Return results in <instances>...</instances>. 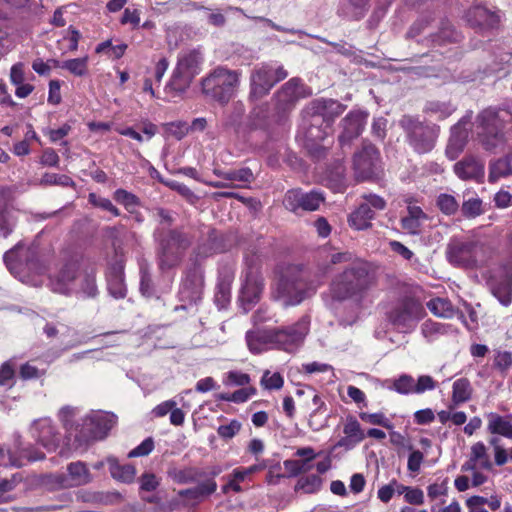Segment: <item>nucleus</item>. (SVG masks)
Here are the masks:
<instances>
[{
	"label": "nucleus",
	"mask_w": 512,
	"mask_h": 512,
	"mask_svg": "<svg viewBox=\"0 0 512 512\" xmlns=\"http://www.w3.org/2000/svg\"><path fill=\"white\" fill-rule=\"evenodd\" d=\"M377 284L373 266L363 260L349 263L337 273L329 284V306L335 310L341 325L354 324L368 299L369 292Z\"/></svg>",
	"instance_id": "obj_1"
},
{
	"label": "nucleus",
	"mask_w": 512,
	"mask_h": 512,
	"mask_svg": "<svg viewBox=\"0 0 512 512\" xmlns=\"http://www.w3.org/2000/svg\"><path fill=\"white\" fill-rule=\"evenodd\" d=\"M328 270V265L318 266L314 271L300 265H288L276 283L273 297L284 306L298 305L324 283Z\"/></svg>",
	"instance_id": "obj_2"
},
{
	"label": "nucleus",
	"mask_w": 512,
	"mask_h": 512,
	"mask_svg": "<svg viewBox=\"0 0 512 512\" xmlns=\"http://www.w3.org/2000/svg\"><path fill=\"white\" fill-rule=\"evenodd\" d=\"M3 260L9 271L23 283L36 285L32 275H43L47 272L46 263L40 259L36 246H24L21 242L8 250Z\"/></svg>",
	"instance_id": "obj_3"
},
{
	"label": "nucleus",
	"mask_w": 512,
	"mask_h": 512,
	"mask_svg": "<svg viewBox=\"0 0 512 512\" xmlns=\"http://www.w3.org/2000/svg\"><path fill=\"white\" fill-rule=\"evenodd\" d=\"M345 108V105L334 99L319 98L311 101L305 109V117H309L306 138L312 142L323 141L329 134L334 119Z\"/></svg>",
	"instance_id": "obj_4"
},
{
	"label": "nucleus",
	"mask_w": 512,
	"mask_h": 512,
	"mask_svg": "<svg viewBox=\"0 0 512 512\" xmlns=\"http://www.w3.org/2000/svg\"><path fill=\"white\" fill-rule=\"evenodd\" d=\"M154 239L157 242L156 256L161 270L178 266L192 244L191 236L180 229H169L166 232L157 229Z\"/></svg>",
	"instance_id": "obj_5"
},
{
	"label": "nucleus",
	"mask_w": 512,
	"mask_h": 512,
	"mask_svg": "<svg viewBox=\"0 0 512 512\" xmlns=\"http://www.w3.org/2000/svg\"><path fill=\"white\" fill-rule=\"evenodd\" d=\"M240 76L237 70L218 66L201 80L202 93L219 104H227L236 95Z\"/></svg>",
	"instance_id": "obj_6"
},
{
	"label": "nucleus",
	"mask_w": 512,
	"mask_h": 512,
	"mask_svg": "<svg viewBox=\"0 0 512 512\" xmlns=\"http://www.w3.org/2000/svg\"><path fill=\"white\" fill-rule=\"evenodd\" d=\"M446 256L452 265L460 268H478L488 259L487 245L478 239L452 238L446 249Z\"/></svg>",
	"instance_id": "obj_7"
},
{
	"label": "nucleus",
	"mask_w": 512,
	"mask_h": 512,
	"mask_svg": "<svg viewBox=\"0 0 512 512\" xmlns=\"http://www.w3.org/2000/svg\"><path fill=\"white\" fill-rule=\"evenodd\" d=\"M476 121L481 128V143L487 150L495 148L503 140V129L512 122V104L506 107H489L478 114Z\"/></svg>",
	"instance_id": "obj_8"
},
{
	"label": "nucleus",
	"mask_w": 512,
	"mask_h": 512,
	"mask_svg": "<svg viewBox=\"0 0 512 512\" xmlns=\"http://www.w3.org/2000/svg\"><path fill=\"white\" fill-rule=\"evenodd\" d=\"M399 125L406 135L408 144L419 154L430 152L436 144L440 128L435 124H427L418 117L404 115Z\"/></svg>",
	"instance_id": "obj_9"
},
{
	"label": "nucleus",
	"mask_w": 512,
	"mask_h": 512,
	"mask_svg": "<svg viewBox=\"0 0 512 512\" xmlns=\"http://www.w3.org/2000/svg\"><path fill=\"white\" fill-rule=\"evenodd\" d=\"M202 63L203 56L198 50L181 52L178 55L176 67L166 85V89L175 95L186 92L193 79L200 73Z\"/></svg>",
	"instance_id": "obj_10"
},
{
	"label": "nucleus",
	"mask_w": 512,
	"mask_h": 512,
	"mask_svg": "<svg viewBox=\"0 0 512 512\" xmlns=\"http://www.w3.org/2000/svg\"><path fill=\"white\" fill-rule=\"evenodd\" d=\"M422 304L413 298H404L389 313V321L400 332L408 333L415 329L424 317Z\"/></svg>",
	"instance_id": "obj_11"
},
{
	"label": "nucleus",
	"mask_w": 512,
	"mask_h": 512,
	"mask_svg": "<svg viewBox=\"0 0 512 512\" xmlns=\"http://www.w3.org/2000/svg\"><path fill=\"white\" fill-rule=\"evenodd\" d=\"M115 423L116 416L114 414L92 411L83 419L82 428L76 435V439L80 443L103 439Z\"/></svg>",
	"instance_id": "obj_12"
},
{
	"label": "nucleus",
	"mask_w": 512,
	"mask_h": 512,
	"mask_svg": "<svg viewBox=\"0 0 512 512\" xmlns=\"http://www.w3.org/2000/svg\"><path fill=\"white\" fill-rule=\"evenodd\" d=\"M309 331V320L301 318L294 325L284 328H273L274 346L287 352L297 349L304 341Z\"/></svg>",
	"instance_id": "obj_13"
},
{
	"label": "nucleus",
	"mask_w": 512,
	"mask_h": 512,
	"mask_svg": "<svg viewBox=\"0 0 512 512\" xmlns=\"http://www.w3.org/2000/svg\"><path fill=\"white\" fill-rule=\"evenodd\" d=\"M324 195L317 190L303 192L301 189H291L286 192L283 204L293 213L299 211H316L324 202Z\"/></svg>",
	"instance_id": "obj_14"
},
{
	"label": "nucleus",
	"mask_w": 512,
	"mask_h": 512,
	"mask_svg": "<svg viewBox=\"0 0 512 512\" xmlns=\"http://www.w3.org/2000/svg\"><path fill=\"white\" fill-rule=\"evenodd\" d=\"M379 152L372 144H364L362 149L355 153L353 167L358 180H369L377 175Z\"/></svg>",
	"instance_id": "obj_15"
},
{
	"label": "nucleus",
	"mask_w": 512,
	"mask_h": 512,
	"mask_svg": "<svg viewBox=\"0 0 512 512\" xmlns=\"http://www.w3.org/2000/svg\"><path fill=\"white\" fill-rule=\"evenodd\" d=\"M77 261H68L50 277L49 286L53 292L68 295L77 291L80 274Z\"/></svg>",
	"instance_id": "obj_16"
},
{
	"label": "nucleus",
	"mask_w": 512,
	"mask_h": 512,
	"mask_svg": "<svg viewBox=\"0 0 512 512\" xmlns=\"http://www.w3.org/2000/svg\"><path fill=\"white\" fill-rule=\"evenodd\" d=\"M247 269L245 279L242 285L239 300L242 305H252L260 299L263 290V279L260 275L259 267L252 259H246Z\"/></svg>",
	"instance_id": "obj_17"
},
{
	"label": "nucleus",
	"mask_w": 512,
	"mask_h": 512,
	"mask_svg": "<svg viewBox=\"0 0 512 512\" xmlns=\"http://www.w3.org/2000/svg\"><path fill=\"white\" fill-rule=\"evenodd\" d=\"M492 294L503 306L512 302V264L507 263L499 267L488 281Z\"/></svg>",
	"instance_id": "obj_18"
},
{
	"label": "nucleus",
	"mask_w": 512,
	"mask_h": 512,
	"mask_svg": "<svg viewBox=\"0 0 512 512\" xmlns=\"http://www.w3.org/2000/svg\"><path fill=\"white\" fill-rule=\"evenodd\" d=\"M309 95L301 79L291 78L274 96L275 107L279 113L290 111L297 101Z\"/></svg>",
	"instance_id": "obj_19"
},
{
	"label": "nucleus",
	"mask_w": 512,
	"mask_h": 512,
	"mask_svg": "<svg viewBox=\"0 0 512 512\" xmlns=\"http://www.w3.org/2000/svg\"><path fill=\"white\" fill-rule=\"evenodd\" d=\"M203 286L202 274L197 270L189 272L179 289V300L184 303L180 308L185 310L188 306L196 305L202 299Z\"/></svg>",
	"instance_id": "obj_20"
},
{
	"label": "nucleus",
	"mask_w": 512,
	"mask_h": 512,
	"mask_svg": "<svg viewBox=\"0 0 512 512\" xmlns=\"http://www.w3.org/2000/svg\"><path fill=\"white\" fill-rule=\"evenodd\" d=\"M12 199L13 190L10 187H0V237L3 238H7L17 225Z\"/></svg>",
	"instance_id": "obj_21"
},
{
	"label": "nucleus",
	"mask_w": 512,
	"mask_h": 512,
	"mask_svg": "<svg viewBox=\"0 0 512 512\" xmlns=\"http://www.w3.org/2000/svg\"><path fill=\"white\" fill-rule=\"evenodd\" d=\"M31 434L49 452L56 450L60 444V435L50 418L35 420L31 426Z\"/></svg>",
	"instance_id": "obj_22"
},
{
	"label": "nucleus",
	"mask_w": 512,
	"mask_h": 512,
	"mask_svg": "<svg viewBox=\"0 0 512 512\" xmlns=\"http://www.w3.org/2000/svg\"><path fill=\"white\" fill-rule=\"evenodd\" d=\"M274 85L273 67L267 64L257 66L250 75V97L260 99L268 94Z\"/></svg>",
	"instance_id": "obj_23"
},
{
	"label": "nucleus",
	"mask_w": 512,
	"mask_h": 512,
	"mask_svg": "<svg viewBox=\"0 0 512 512\" xmlns=\"http://www.w3.org/2000/svg\"><path fill=\"white\" fill-rule=\"evenodd\" d=\"M368 114L364 111H350L341 121L342 132L338 137L341 147L348 145L353 139L360 136L366 122Z\"/></svg>",
	"instance_id": "obj_24"
},
{
	"label": "nucleus",
	"mask_w": 512,
	"mask_h": 512,
	"mask_svg": "<svg viewBox=\"0 0 512 512\" xmlns=\"http://www.w3.org/2000/svg\"><path fill=\"white\" fill-rule=\"evenodd\" d=\"M57 482L63 488L83 486L92 481V476L86 464L82 461L71 462L67 465V474L56 476Z\"/></svg>",
	"instance_id": "obj_25"
},
{
	"label": "nucleus",
	"mask_w": 512,
	"mask_h": 512,
	"mask_svg": "<svg viewBox=\"0 0 512 512\" xmlns=\"http://www.w3.org/2000/svg\"><path fill=\"white\" fill-rule=\"evenodd\" d=\"M453 170L461 180L482 183L485 176V162L478 157L469 155L455 163Z\"/></svg>",
	"instance_id": "obj_26"
},
{
	"label": "nucleus",
	"mask_w": 512,
	"mask_h": 512,
	"mask_svg": "<svg viewBox=\"0 0 512 512\" xmlns=\"http://www.w3.org/2000/svg\"><path fill=\"white\" fill-rule=\"evenodd\" d=\"M471 120V114L463 117L456 125L451 128V135L445 150L446 156L450 160H455L464 150L469 130L465 127Z\"/></svg>",
	"instance_id": "obj_27"
},
{
	"label": "nucleus",
	"mask_w": 512,
	"mask_h": 512,
	"mask_svg": "<svg viewBox=\"0 0 512 512\" xmlns=\"http://www.w3.org/2000/svg\"><path fill=\"white\" fill-rule=\"evenodd\" d=\"M217 490V483L213 479H205L198 485L178 491V496L183 498L182 505L196 507Z\"/></svg>",
	"instance_id": "obj_28"
},
{
	"label": "nucleus",
	"mask_w": 512,
	"mask_h": 512,
	"mask_svg": "<svg viewBox=\"0 0 512 512\" xmlns=\"http://www.w3.org/2000/svg\"><path fill=\"white\" fill-rule=\"evenodd\" d=\"M246 343L250 352L259 354L274 346L273 329H255L246 332Z\"/></svg>",
	"instance_id": "obj_29"
},
{
	"label": "nucleus",
	"mask_w": 512,
	"mask_h": 512,
	"mask_svg": "<svg viewBox=\"0 0 512 512\" xmlns=\"http://www.w3.org/2000/svg\"><path fill=\"white\" fill-rule=\"evenodd\" d=\"M344 437L340 438L334 445V448L353 449L357 444L365 438L359 422L354 417H348L343 428Z\"/></svg>",
	"instance_id": "obj_30"
},
{
	"label": "nucleus",
	"mask_w": 512,
	"mask_h": 512,
	"mask_svg": "<svg viewBox=\"0 0 512 512\" xmlns=\"http://www.w3.org/2000/svg\"><path fill=\"white\" fill-rule=\"evenodd\" d=\"M467 22L480 29H492L499 23V16L483 6H475L466 12Z\"/></svg>",
	"instance_id": "obj_31"
},
{
	"label": "nucleus",
	"mask_w": 512,
	"mask_h": 512,
	"mask_svg": "<svg viewBox=\"0 0 512 512\" xmlns=\"http://www.w3.org/2000/svg\"><path fill=\"white\" fill-rule=\"evenodd\" d=\"M245 113V107L242 102H236L231 110L227 111L222 125L225 129H232L238 137L246 138L245 121H242Z\"/></svg>",
	"instance_id": "obj_32"
},
{
	"label": "nucleus",
	"mask_w": 512,
	"mask_h": 512,
	"mask_svg": "<svg viewBox=\"0 0 512 512\" xmlns=\"http://www.w3.org/2000/svg\"><path fill=\"white\" fill-rule=\"evenodd\" d=\"M425 220H427V215L419 206L409 205L407 214L400 220L401 228L408 234L419 235Z\"/></svg>",
	"instance_id": "obj_33"
},
{
	"label": "nucleus",
	"mask_w": 512,
	"mask_h": 512,
	"mask_svg": "<svg viewBox=\"0 0 512 512\" xmlns=\"http://www.w3.org/2000/svg\"><path fill=\"white\" fill-rule=\"evenodd\" d=\"M44 458V454L38 451H29L28 449H21L20 456H15L9 451H4L0 446V466L8 467H22L27 461H37Z\"/></svg>",
	"instance_id": "obj_34"
},
{
	"label": "nucleus",
	"mask_w": 512,
	"mask_h": 512,
	"mask_svg": "<svg viewBox=\"0 0 512 512\" xmlns=\"http://www.w3.org/2000/svg\"><path fill=\"white\" fill-rule=\"evenodd\" d=\"M269 110L266 105L254 107L245 120L246 137L256 130H266L269 127Z\"/></svg>",
	"instance_id": "obj_35"
},
{
	"label": "nucleus",
	"mask_w": 512,
	"mask_h": 512,
	"mask_svg": "<svg viewBox=\"0 0 512 512\" xmlns=\"http://www.w3.org/2000/svg\"><path fill=\"white\" fill-rule=\"evenodd\" d=\"M167 475L177 484H188L196 482L198 478L205 477L206 473L195 467H170L167 471Z\"/></svg>",
	"instance_id": "obj_36"
},
{
	"label": "nucleus",
	"mask_w": 512,
	"mask_h": 512,
	"mask_svg": "<svg viewBox=\"0 0 512 512\" xmlns=\"http://www.w3.org/2000/svg\"><path fill=\"white\" fill-rule=\"evenodd\" d=\"M375 217V212L369 209L364 203L359 206L349 215V225L356 230H365L371 227V221Z\"/></svg>",
	"instance_id": "obj_37"
},
{
	"label": "nucleus",
	"mask_w": 512,
	"mask_h": 512,
	"mask_svg": "<svg viewBox=\"0 0 512 512\" xmlns=\"http://www.w3.org/2000/svg\"><path fill=\"white\" fill-rule=\"evenodd\" d=\"M107 284L109 293L116 299L126 296V286L124 283V271L122 265L112 267L108 276Z\"/></svg>",
	"instance_id": "obj_38"
},
{
	"label": "nucleus",
	"mask_w": 512,
	"mask_h": 512,
	"mask_svg": "<svg viewBox=\"0 0 512 512\" xmlns=\"http://www.w3.org/2000/svg\"><path fill=\"white\" fill-rule=\"evenodd\" d=\"M428 309L436 316L443 318H453L458 316L464 318L463 313L458 312L452 303L446 298H435L427 302Z\"/></svg>",
	"instance_id": "obj_39"
},
{
	"label": "nucleus",
	"mask_w": 512,
	"mask_h": 512,
	"mask_svg": "<svg viewBox=\"0 0 512 512\" xmlns=\"http://www.w3.org/2000/svg\"><path fill=\"white\" fill-rule=\"evenodd\" d=\"M512 175V157L505 156L489 164L488 181L490 183L497 182L500 178Z\"/></svg>",
	"instance_id": "obj_40"
},
{
	"label": "nucleus",
	"mask_w": 512,
	"mask_h": 512,
	"mask_svg": "<svg viewBox=\"0 0 512 512\" xmlns=\"http://www.w3.org/2000/svg\"><path fill=\"white\" fill-rule=\"evenodd\" d=\"M107 463L109 465L110 474L114 479L124 483L133 482L136 475V469L133 465H121L115 458H108Z\"/></svg>",
	"instance_id": "obj_41"
},
{
	"label": "nucleus",
	"mask_w": 512,
	"mask_h": 512,
	"mask_svg": "<svg viewBox=\"0 0 512 512\" xmlns=\"http://www.w3.org/2000/svg\"><path fill=\"white\" fill-rule=\"evenodd\" d=\"M487 430L491 434H498L512 439V423L497 413L487 415Z\"/></svg>",
	"instance_id": "obj_42"
},
{
	"label": "nucleus",
	"mask_w": 512,
	"mask_h": 512,
	"mask_svg": "<svg viewBox=\"0 0 512 512\" xmlns=\"http://www.w3.org/2000/svg\"><path fill=\"white\" fill-rule=\"evenodd\" d=\"M455 110L456 107L449 101L433 100L426 103L423 111L430 116L443 120L449 117Z\"/></svg>",
	"instance_id": "obj_43"
},
{
	"label": "nucleus",
	"mask_w": 512,
	"mask_h": 512,
	"mask_svg": "<svg viewBox=\"0 0 512 512\" xmlns=\"http://www.w3.org/2000/svg\"><path fill=\"white\" fill-rule=\"evenodd\" d=\"M472 387L467 378H459L454 381L452 386V403L459 405L470 400Z\"/></svg>",
	"instance_id": "obj_44"
},
{
	"label": "nucleus",
	"mask_w": 512,
	"mask_h": 512,
	"mask_svg": "<svg viewBox=\"0 0 512 512\" xmlns=\"http://www.w3.org/2000/svg\"><path fill=\"white\" fill-rule=\"evenodd\" d=\"M54 65L69 71L71 74L77 77H83L88 73V57L74 58L59 62L53 60Z\"/></svg>",
	"instance_id": "obj_45"
},
{
	"label": "nucleus",
	"mask_w": 512,
	"mask_h": 512,
	"mask_svg": "<svg viewBox=\"0 0 512 512\" xmlns=\"http://www.w3.org/2000/svg\"><path fill=\"white\" fill-rule=\"evenodd\" d=\"M75 293H82L84 296L91 298L98 294L96 276L93 270L80 274Z\"/></svg>",
	"instance_id": "obj_46"
},
{
	"label": "nucleus",
	"mask_w": 512,
	"mask_h": 512,
	"mask_svg": "<svg viewBox=\"0 0 512 512\" xmlns=\"http://www.w3.org/2000/svg\"><path fill=\"white\" fill-rule=\"evenodd\" d=\"M322 486V479L315 474L299 478L295 486L296 491H303L306 494L316 493Z\"/></svg>",
	"instance_id": "obj_47"
},
{
	"label": "nucleus",
	"mask_w": 512,
	"mask_h": 512,
	"mask_svg": "<svg viewBox=\"0 0 512 512\" xmlns=\"http://www.w3.org/2000/svg\"><path fill=\"white\" fill-rule=\"evenodd\" d=\"M218 175L230 182L251 183L254 180L253 172L248 167L221 172Z\"/></svg>",
	"instance_id": "obj_48"
},
{
	"label": "nucleus",
	"mask_w": 512,
	"mask_h": 512,
	"mask_svg": "<svg viewBox=\"0 0 512 512\" xmlns=\"http://www.w3.org/2000/svg\"><path fill=\"white\" fill-rule=\"evenodd\" d=\"M462 215L465 218L473 219L484 213L483 202L479 197H472L465 200L461 206Z\"/></svg>",
	"instance_id": "obj_49"
},
{
	"label": "nucleus",
	"mask_w": 512,
	"mask_h": 512,
	"mask_svg": "<svg viewBox=\"0 0 512 512\" xmlns=\"http://www.w3.org/2000/svg\"><path fill=\"white\" fill-rule=\"evenodd\" d=\"M470 456L481 468L486 470H490L492 468V463L487 454L486 446L482 442H477L472 445Z\"/></svg>",
	"instance_id": "obj_50"
},
{
	"label": "nucleus",
	"mask_w": 512,
	"mask_h": 512,
	"mask_svg": "<svg viewBox=\"0 0 512 512\" xmlns=\"http://www.w3.org/2000/svg\"><path fill=\"white\" fill-rule=\"evenodd\" d=\"M139 492L140 494L146 492H154L161 484V478L152 472H144L139 478Z\"/></svg>",
	"instance_id": "obj_51"
},
{
	"label": "nucleus",
	"mask_w": 512,
	"mask_h": 512,
	"mask_svg": "<svg viewBox=\"0 0 512 512\" xmlns=\"http://www.w3.org/2000/svg\"><path fill=\"white\" fill-rule=\"evenodd\" d=\"M392 388L399 394H415V379L408 374H402L393 381Z\"/></svg>",
	"instance_id": "obj_52"
},
{
	"label": "nucleus",
	"mask_w": 512,
	"mask_h": 512,
	"mask_svg": "<svg viewBox=\"0 0 512 512\" xmlns=\"http://www.w3.org/2000/svg\"><path fill=\"white\" fill-rule=\"evenodd\" d=\"M437 206L442 213L448 216L454 215L459 209V204L455 197L446 193H442L437 197Z\"/></svg>",
	"instance_id": "obj_53"
},
{
	"label": "nucleus",
	"mask_w": 512,
	"mask_h": 512,
	"mask_svg": "<svg viewBox=\"0 0 512 512\" xmlns=\"http://www.w3.org/2000/svg\"><path fill=\"white\" fill-rule=\"evenodd\" d=\"M40 184L45 185V186L57 185V186L68 187V186H73L74 182L67 175L56 174V173H45L41 178Z\"/></svg>",
	"instance_id": "obj_54"
},
{
	"label": "nucleus",
	"mask_w": 512,
	"mask_h": 512,
	"mask_svg": "<svg viewBox=\"0 0 512 512\" xmlns=\"http://www.w3.org/2000/svg\"><path fill=\"white\" fill-rule=\"evenodd\" d=\"M88 201L93 206L108 211L112 213L114 216L120 215L119 209L108 198L101 197L95 193H90L88 196Z\"/></svg>",
	"instance_id": "obj_55"
},
{
	"label": "nucleus",
	"mask_w": 512,
	"mask_h": 512,
	"mask_svg": "<svg viewBox=\"0 0 512 512\" xmlns=\"http://www.w3.org/2000/svg\"><path fill=\"white\" fill-rule=\"evenodd\" d=\"M140 292L147 298H151L155 295V287L151 274L145 267L140 268Z\"/></svg>",
	"instance_id": "obj_56"
},
{
	"label": "nucleus",
	"mask_w": 512,
	"mask_h": 512,
	"mask_svg": "<svg viewBox=\"0 0 512 512\" xmlns=\"http://www.w3.org/2000/svg\"><path fill=\"white\" fill-rule=\"evenodd\" d=\"M493 365L501 374H507L512 366V353L509 351H496Z\"/></svg>",
	"instance_id": "obj_57"
},
{
	"label": "nucleus",
	"mask_w": 512,
	"mask_h": 512,
	"mask_svg": "<svg viewBox=\"0 0 512 512\" xmlns=\"http://www.w3.org/2000/svg\"><path fill=\"white\" fill-rule=\"evenodd\" d=\"M421 332L427 341H434L438 335L444 334V328L440 323L425 321L421 326Z\"/></svg>",
	"instance_id": "obj_58"
},
{
	"label": "nucleus",
	"mask_w": 512,
	"mask_h": 512,
	"mask_svg": "<svg viewBox=\"0 0 512 512\" xmlns=\"http://www.w3.org/2000/svg\"><path fill=\"white\" fill-rule=\"evenodd\" d=\"M113 196H114L115 201H117L118 203L125 206L126 209H130L132 207L139 205L138 197L136 195L128 192L127 190L117 189L114 192Z\"/></svg>",
	"instance_id": "obj_59"
},
{
	"label": "nucleus",
	"mask_w": 512,
	"mask_h": 512,
	"mask_svg": "<svg viewBox=\"0 0 512 512\" xmlns=\"http://www.w3.org/2000/svg\"><path fill=\"white\" fill-rule=\"evenodd\" d=\"M261 383L266 389L278 390L282 388L284 380L280 373L270 374L269 371H266L262 376Z\"/></svg>",
	"instance_id": "obj_60"
},
{
	"label": "nucleus",
	"mask_w": 512,
	"mask_h": 512,
	"mask_svg": "<svg viewBox=\"0 0 512 512\" xmlns=\"http://www.w3.org/2000/svg\"><path fill=\"white\" fill-rule=\"evenodd\" d=\"M241 423L234 419L231 420L228 424L220 425L217 428L218 435L225 440L232 439L241 429Z\"/></svg>",
	"instance_id": "obj_61"
},
{
	"label": "nucleus",
	"mask_w": 512,
	"mask_h": 512,
	"mask_svg": "<svg viewBox=\"0 0 512 512\" xmlns=\"http://www.w3.org/2000/svg\"><path fill=\"white\" fill-rule=\"evenodd\" d=\"M359 417L362 421L367 422L372 425H379L385 428H391V424L389 420L386 418V416L383 413H367V412H361L359 414Z\"/></svg>",
	"instance_id": "obj_62"
},
{
	"label": "nucleus",
	"mask_w": 512,
	"mask_h": 512,
	"mask_svg": "<svg viewBox=\"0 0 512 512\" xmlns=\"http://www.w3.org/2000/svg\"><path fill=\"white\" fill-rule=\"evenodd\" d=\"M437 383L430 375H420L415 379V394H422L426 391H432L436 388Z\"/></svg>",
	"instance_id": "obj_63"
},
{
	"label": "nucleus",
	"mask_w": 512,
	"mask_h": 512,
	"mask_svg": "<svg viewBox=\"0 0 512 512\" xmlns=\"http://www.w3.org/2000/svg\"><path fill=\"white\" fill-rule=\"evenodd\" d=\"M363 202L369 209L375 211H382L386 208V201L379 195L376 194H364L362 196Z\"/></svg>",
	"instance_id": "obj_64"
}]
</instances>
